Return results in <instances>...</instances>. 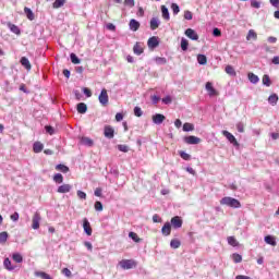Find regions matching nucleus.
<instances>
[{"mask_svg":"<svg viewBox=\"0 0 279 279\" xmlns=\"http://www.w3.org/2000/svg\"><path fill=\"white\" fill-rule=\"evenodd\" d=\"M221 206H229V208H241V202L230 196H225L220 199Z\"/></svg>","mask_w":279,"mask_h":279,"instance_id":"f257e3e1","label":"nucleus"},{"mask_svg":"<svg viewBox=\"0 0 279 279\" xmlns=\"http://www.w3.org/2000/svg\"><path fill=\"white\" fill-rule=\"evenodd\" d=\"M138 264L134 259H122L119 262V266L121 269L128 270V269H136V266Z\"/></svg>","mask_w":279,"mask_h":279,"instance_id":"f03ea898","label":"nucleus"},{"mask_svg":"<svg viewBox=\"0 0 279 279\" xmlns=\"http://www.w3.org/2000/svg\"><path fill=\"white\" fill-rule=\"evenodd\" d=\"M98 101L104 107L108 106V102L110 101V98L108 97V89H101L100 95L98 96Z\"/></svg>","mask_w":279,"mask_h":279,"instance_id":"7ed1b4c3","label":"nucleus"},{"mask_svg":"<svg viewBox=\"0 0 279 279\" xmlns=\"http://www.w3.org/2000/svg\"><path fill=\"white\" fill-rule=\"evenodd\" d=\"M41 217H40V213L36 211L33 215V219H32V228L33 230H38V228H40V221H41Z\"/></svg>","mask_w":279,"mask_h":279,"instance_id":"20e7f679","label":"nucleus"},{"mask_svg":"<svg viewBox=\"0 0 279 279\" xmlns=\"http://www.w3.org/2000/svg\"><path fill=\"white\" fill-rule=\"evenodd\" d=\"M184 143H186L187 145H199V143H202V138L195 135H190L184 137Z\"/></svg>","mask_w":279,"mask_h":279,"instance_id":"39448f33","label":"nucleus"},{"mask_svg":"<svg viewBox=\"0 0 279 279\" xmlns=\"http://www.w3.org/2000/svg\"><path fill=\"white\" fill-rule=\"evenodd\" d=\"M222 136H226V138L231 143V145H234V147H239V142L236 141V137L232 135V133L228 131H222Z\"/></svg>","mask_w":279,"mask_h":279,"instance_id":"423d86ee","label":"nucleus"},{"mask_svg":"<svg viewBox=\"0 0 279 279\" xmlns=\"http://www.w3.org/2000/svg\"><path fill=\"white\" fill-rule=\"evenodd\" d=\"M83 230L87 234V236L93 235V227H90V222L88 221L87 218L83 219Z\"/></svg>","mask_w":279,"mask_h":279,"instance_id":"0eeeda50","label":"nucleus"},{"mask_svg":"<svg viewBox=\"0 0 279 279\" xmlns=\"http://www.w3.org/2000/svg\"><path fill=\"white\" fill-rule=\"evenodd\" d=\"M205 88H206L209 97H217V95H219V92H217V89H215V87L213 86V84L210 82L206 83Z\"/></svg>","mask_w":279,"mask_h":279,"instance_id":"6e6552de","label":"nucleus"},{"mask_svg":"<svg viewBox=\"0 0 279 279\" xmlns=\"http://www.w3.org/2000/svg\"><path fill=\"white\" fill-rule=\"evenodd\" d=\"M170 223L172 228L178 230V228H182L183 221H182V218H180V216H174L171 218Z\"/></svg>","mask_w":279,"mask_h":279,"instance_id":"1a4fd4ad","label":"nucleus"},{"mask_svg":"<svg viewBox=\"0 0 279 279\" xmlns=\"http://www.w3.org/2000/svg\"><path fill=\"white\" fill-rule=\"evenodd\" d=\"M185 36H187V38L191 40H199V35H197V32H195L193 28H187L185 31Z\"/></svg>","mask_w":279,"mask_h":279,"instance_id":"9d476101","label":"nucleus"},{"mask_svg":"<svg viewBox=\"0 0 279 279\" xmlns=\"http://www.w3.org/2000/svg\"><path fill=\"white\" fill-rule=\"evenodd\" d=\"M166 119H167V117H165V114H162V113H157V114L153 116V122L156 125H161V123H165Z\"/></svg>","mask_w":279,"mask_h":279,"instance_id":"9b49d317","label":"nucleus"},{"mask_svg":"<svg viewBox=\"0 0 279 279\" xmlns=\"http://www.w3.org/2000/svg\"><path fill=\"white\" fill-rule=\"evenodd\" d=\"M158 45H160V41H158V37L156 36L150 37L147 41V46L149 49H156Z\"/></svg>","mask_w":279,"mask_h":279,"instance_id":"f8f14e48","label":"nucleus"},{"mask_svg":"<svg viewBox=\"0 0 279 279\" xmlns=\"http://www.w3.org/2000/svg\"><path fill=\"white\" fill-rule=\"evenodd\" d=\"M104 135L106 138H114V129L110 125L105 126Z\"/></svg>","mask_w":279,"mask_h":279,"instance_id":"ddd939ff","label":"nucleus"},{"mask_svg":"<svg viewBox=\"0 0 279 279\" xmlns=\"http://www.w3.org/2000/svg\"><path fill=\"white\" fill-rule=\"evenodd\" d=\"M161 234L169 236L171 234V222H166L161 228Z\"/></svg>","mask_w":279,"mask_h":279,"instance_id":"4468645a","label":"nucleus"},{"mask_svg":"<svg viewBox=\"0 0 279 279\" xmlns=\"http://www.w3.org/2000/svg\"><path fill=\"white\" fill-rule=\"evenodd\" d=\"M20 62L26 71H32V63L29 62V59H27L26 57H22Z\"/></svg>","mask_w":279,"mask_h":279,"instance_id":"2eb2a0df","label":"nucleus"},{"mask_svg":"<svg viewBox=\"0 0 279 279\" xmlns=\"http://www.w3.org/2000/svg\"><path fill=\"white\" fill-rule=\"evenodd\" d=\"M76 110L78 114H86L87 110H88V106H86L85 102H80L76 106Z\"/></svg>","mask_w":279,"mask_h":279,"instance_id":"dca6fc26","label":"nucleus"},{"mask_svg":"<svg viewBox=\"0 0 279 279\" xmlns=\"http://www.w3.org/2000/svg\"><path fill=\"white\" fill-rule=\"evenodd\" d=\"M143 51H145V49L143 48V44L136 43L133 47V52L135 53V56H141Z\"/></svg>","mask_w":279,"mask_h":279,"instance_id":"f3484780","label":"nucleus"},{"mask_svg":"<svg viewBox=\"0 0 279 279\" xmlns=\"http://www.w3.org/2000/svg\"><path fill=\"white\" fill-rule=\"evenodd\" d=\"M3 265L8 271H14V269H16V266L12 265V260H10L8 257L4 259Z\"/></svg>","mask_w":279,"mask_h":279,"instance_id":"a211bd4d","label":"nucleus"},{"mask_svg":"<svg viewBox=\"0 0 279 279\" xmlns=\"http://www.w3.org/2000/svg\"><path fill=\"white\" fill-rule=\"evenodd\" d=\"M264 241L268 245H272V247H276L278 245V242H276V238H274L272 235H266Z\"/></svg>","mask_w":279,"mask_h":279,"instance_id":"6ab92c4d","label":"nucleus"},{"mask_svg":"<svg viewBox=\"0 0 279 279\" xmlns=\"http://www.w3.org/2000/svg\"><path fill=\"white\" fill-rule=\"evenodd\" d=\"M129 26L132 32H138V28L141 27V23H138V21L136 20H131Z\"/></svg>","mask_w":279,"mask_h":279,"instance_id":"aec40b11","label":"nucleus"},{"mask_svg":"<svg viewBox=\"0 0 279 279\" xmlns=\"http://www.w3.org/2000/svg\"><path fill=\"white\" fill-rule=\"evenodd\" d=\"M71 189V184H63L58 187L57 193H70Z\"/></svg>","mask_w":279,"mask_h":279,"instance_id":"412c9836","label":"nucleus"},{"mask_svg":"<svg viewBox=\"0 0 279 279\" xmlns=\"http://www.w3.org/2000/svg\"><path fill=\"white\" fill-rule=\"evenodd\" d=\"M9 29L13 33L16 34V36H21V28L16 26L15 24L9 23L8 24Z\"/></svg>","mask_w":279,"mask_h":279,"instance_id":"4be33fe9","label":"nucleus"},{"mask_svg":"<svg viewBox=\"0 0 279 279\" xmlns=\"http://www.w3.org/2000/svg\"><path fill=\"white\" fill-rule=\"evenodd\" d=\"M44 147H45V146L43 145V143L36 142V143L33 145V151H34L35 154H40V151H43Z\"/></svg>","mask_w":279,"mask_h":279,"instance_id":"5701e85b","label":"nucleus"},{"mask_svg":"<svg viewBox=\"0 0 279 279\" xmlns=\"http://www.w3.org/2000/svg\"><path fill=\"white\" fill-rule=\"evenodd\" d=\"M158 27H160V22L158 21L157 17H153L150 20V29L155 31L158 29Z\"/></svg>","mask_w":279,"mask_h":279,"instance_id":"b1692460","label":"nucleus"},{"mask_svg":"<svg viewBox=\"0 0 279 279\" xmlns=\"http://www.w3.org/2000/svg\"><path fill=\"white\" fill-rule=\"evenodd\" d=\"M161 14H162V19H165V21H169L170 15H169V9H167L166 5H161Z\"/></svg>","mask_w":279,"mask_h":279,"instance_id":"393cba45","label":"nucleus"},{"mask_svg":"<svg viewBox=\"0 0 279 279\" xmlns=\"http://www.w3.org/2000/svg\"><path fill=\"white\" fill-rule=\"evenodd\" d=\"M227 241L232 247H239V241H236V238L228 236Z\"/></svg>","mask_w":279,"mask_h":279,"instance_id":"a878e982","label":"nucleus"},{"mask_svg":"<svg viewBox=\"0 0 279 279\" xmlns=\"http://www.w3.org/2000/svg\"><path fill=\"white\" fill-rule=\"evenodd\" d=\"M258 38V34H256V32H254V29H250L248 34L246 36V40H256Z\"/></svg>","mask_w":279,"mask_h":279,"instance_id":"bb28decb","label":"nucleus"},{"mask_svg":"<svg viewBox=\"0 0 279 279\" xmlns=\"http://www.w3.org/2000/svg\"><path fill=\"white\" fill-rule=\"evenodd\" d=\"M24 13L26 14L28 21H34V12L32 11V9L25 7Z\"/></svg>","mask_w":279,"mask_h":279,"instance_id":"cd10ccee","label":"nucleus"},{"mask_svg":"<svg viewBox=\"0 0 279 279\" xmlns=\"http://www.w3.org/2000/svg\"><path fill=\"white\" fill-rule=\"evenodd\" d=\"M180 245H182V242H180L178 239H173L170 242V247H172V250H178Z\"/></svg>","mask_w":279,"mask_h":279,"instance_id":"c85d7f7f","label":"nucleus"},{"mask_svg":"<svg viewBox=\"0 0 279 279\" xmlns=\"http://www.w3.org/2000/svg\"><path fill=\"white\" fill-rule=\"evenodd\" d=\"M82 145H87V147H93L94 142L89 137H82L81 138Z\"/></svg>","mask_w":279,"mask_h":279,"instance_id":"c756f323","label":"nucleus"},{"mask_svg":"<svg viewBox=\"0 0 279 279\" xmlns=\"http://www.w3.org/2000/svg\"><path fill=\"white\" fill-rule=\"evenodd\" d=\"M64 3H66V0H56L53 3H52V8L54 10H58L60 8H62V5H64Z\"/></svg>","mask_w":279,"mask_h":279,"instance_id":"7c9ffc66","label":"nucleus"},{"mask_svg":"<svg viewBox=\"0 0 279 279\" xmlns=\"http://www.w3.org/2000/svg\"><path fill=\"white\" fill-rule=\"evenodd\" d=\"M129 238L132 239L135 243H141L142 239L138 238V234L136 232L131 231L129 233Z\"/></svg>","mask_w":279,"mask_h":279,"instance_id":"2f4dec72","label":"nucleus"},{"mask_svg":"<svg viewBox=\"0 0 279 279\" xmlns=\"http://www.w3.org/2000/svg\"><path fill=\"white\" fill-rule=\"evenodd\" d=\"M56 170L61 171V173H69V167H66L62 163L57 165Z\"/></svg>","mask_w":279,"mask_h":279,"instance_id":"473e14b6","label":"nucleus"},{"mask_svg":"<svg viewBox=\"0 0 279 279\" xmlns=\"http://www.w3.org/2000/svg\"><path fill=\"white\" fill-rule=\"evenodd\" d=\"M53 182L57 184H62L64 182V177L60 173L53 175Z\"/></svg>","mask_w":279,"mask_h":279,"instance_id":"72a5a7b5","label":"nucleus"},{"mask_svg":"<svg viewBox=\"0 0 279 279\" xmlns=\"http://www.w3.org/2000/svg\"><path fill=\"white\" fill-rule=\"evenodd\" d=\"M225 71L228 75H232L233 77L236 76V71H234L232 65H227Z\"/></svg>","mask_w":279,"mask_h":279,"instance_id":"f704fd0d","label":"nucleus"},{"mask_svg":"<svg viewBox=\"0 0 279 279\" xmlns=\"http://www.w3.org/2000/svg\"><path fill=\"white\" fill-rule=\"evenodd\" d=\"M193 130H195V125L192 123L186 122L183 124V132H193Z\"/></svg>","mask_w":279,"mask_h":279,"instance_id":"c9c22d12","label":"nucleus"},{"mask_svg":"<svg viewBox=\"0 0 279 279\" xmlns=\"http://www.w3.org/2000/svg\"><path fill=\"white\" fill-rule=\"evenodd\" d=\"M35 276H37L38 278H41V279H52L51 276H49V274H47L45 271H37V272H35Z\"/></svg>","mask_w":279,"mask_h":279,"instance_id":"e433bc0d","label":"nucleus"},{"mask_svg":"<svg viewBox=\"0 0 279 279\" xmlns=\"http://www.w3.org/2000/svg\"><path fill=\"white\" fill-rule=\"evenodd\" d=\"M248 80L252 84H258V76L252 72L248 73Z\"/></svg>","mask_w":279,"mask_h":279,"instance_id":"4c0bfd02","label":"nucleus"},{"mask_svg":"<svg viewBox=\"0 0 279 279\" xmlns=\"http://www.w3.org/2000/svg\"><path fill=\"white\" fill-rule=\"evenodd\" d=\"M268 101L269 104H271V106H276V104H278V95L272 94L268 97Z\"/></svg>","mask_w":279,"mask_h":279,"instance_id":"58836bf2","label":"nucleus"},{"mask_svg":"<svg viewBox=\"0 0 279 279\" xmlns=\"http://www.w3.org/2000/svg\"><path fill=\"white\" fill-rule=\"evenodd\" d=\"M197 62H198V64H207L208 59L206 58L205 54H198L197 56Z\"/></svg>","mask_w":279,"mask_h":279,"instance_id":"ea45409f","label":"nucleus"},{"mask_svg":"<svg viewBox=\"0 0 279 279\" xmlns=\"http://www.w3.org/2000/svg\"><path fill=\"white\" fill-rule=\"evenodd\" d=\"M262 82L264 86H271V78H269V75L265 74L262 78Z\"/></svg>","mask_w":279,"mask_h":279,"instance_id":"a19ab883","label":"nucleus"},{"mask_svg":"<svg viewBox=\"0 0 279 279\" xmlns=\"http://www.w3.org/2000/svg\"><path fill=\"white\" fill-rule=\"evenodd\" d=\"M8 236H9L8 232H5V231L0 232V243H2V244L7 243Z\"/></svg>","mask_w":279,"mask_h":279,"instance_id":"79ce46f5","label":"nucleus"},{"mask_svg":"<svg viewBox=\"0 0 279 279\" xmlns=\"http://www.w3.org/2000/svg\"><path fill=\"white\" fill-rule=\"evenodd\" d=\"M181 49H182V51L189 50V40H186L184 38L181 39Z\"/></svg>","mask_w":279,"mask_h":279,"instance_id":"37998d69","label":"nucleus"},{"mask_svg":"<svg viewBox=\"0 0 279 279\" xmlns=\"http://www.w3.org/2000/svg\"><path fill=\"white\" fill-rule=\"evenodd\" d=\"M179 156L183 159V160H191V156L189 155V153L184 151V150H180L179 151Z\"/></svg>","mask_w":279,"mask_h":279,"instance_id":"c03bdc74","label":"nucleus"},{"mask_svg":"<svg viewBox=\"0 0 279 279\" xmlns=\"http://www.w3.org/2000/svg\"><path fill=\"white\" fill-rule=\"evenodd\" d=\"M12 258L14 263H21L23 260V255H21L20 253H15L12 255Z\"/></svg>","mask_w":279,"mask_h":279,"instance_id":"a18cd8bd","label":"nucleus"},{"mask_svg":"<svg viewBox=\"0 0 279 279\" xmlns=\"http://www.w3.org/2000/svg\"><path fill=\"white\" fill-rule=\"evenodd\" d=\"M118 149L119 151H123V154H128V151H130V147L123 144L118 145Z\"/></svg>","mask_w":279,"mask_h":279,"instance_id":"49530a36","label":"nucleus"},{"mask_svg":"<svg viewBox=\"0 0 279 279\" xmlns=\"http://www.w3.org/2000/svg\"><path fill=\"white\" fill-rule=\"evenodd\" d=\"M232 259H233V263H241L243 260V256H241L240 254L238 253H234L232 255Z\"/></svg>","mask_w":279,"mask_h":279,"instance_id":"de8ad7c7","label":"nucleus"},{"mask_svg":"<svg viewBox=\"0 0 279 279\" xmlns=\"http://www.w3.org/2000/svg\"><path fill=\"white\" fill-rule=\"evenodd\" d=\"M95 210H97L98 213H101V210H104V204H101V202L97 201L94 205Z\"/></svg>","mask_w":279,"mask_h":279,"instance_id":"09e8293b","label":"nucleus"},{"mask_svg":"<svg viewBox=\"0 0 279 279\" xmlns=\"http://www.w3.org/2000/svg\"><path fill=\"white\" fill-rule=\"evenodd\" d=\"M72 64H80V58L75 53L70 54Z\"/></svg>","mask_w":279,"mask_h":279,"instance_id":"8fccbe9b","label":"nucleus"},{"mask_svg":"<svg viewBox=\"0 0 279 279\" xmlns=\"http://www.w3.org/2000/svg\"><path fill=\"white\" fill-rule=\"evenodd\" d=\"M171 10H172L173 14H179L180 13V5H178V3H172L171 4Z\"/></svg>","mask_w":279,"mask_h":279,"instance_id":"3c124183","label":"nucleus"},{"mask_svg":"<svg viewBox=\"0 0 279 279\" xmlns=\"http://www.w3.org/2000/svg\"><path fill=\"white\" fill-rule=\"evenodd\" d=\"M184 19L185 21H193V12L184 11Z\"/></svg>","mask_w":279,"mask_h":279,"instance_id":"603ef678","label":"nucleus"},{"mask_svg":"<svg viewBox=\"0 0 279 279\" xmlns=\"http://www.w3.org/2000/svg\"><path fill=\"white\" fill-rule=\"evenodd\" d=\"M236 130L238 132H240L241 134H243V132H245V125L243 124V122H239L236 124Z\"/></svg>","mask_w":279,"mask_h":279,"instance_id":"864d4df0","label":"nucleus"},{"mask_svg":"<svg viewBox=\"0 0 279 279\" xmlns=\"http://www.w3.org/2000/svg\"><path fill=\"white\" fill-rule=\"evenodd\" d=\"M61 274H63L66 278H71V276H73V274L71 272V270L69 268H63L61 270Z\"/></svg>","mask_w":279,"mask_h":279,"instance_id":"5fc2aeb1","label":"nucleus"},{"mask_svg":"<svg viewBox=\"0 0 279 279\" xmlns=\"http://www.w3.org/2000/svg\"><path fill=\"white\" fill-rule=\"evenodd\" d=\"M134 114L135 117H143V109H141V107H135Z\"/></svg>","mask_w":279,"mask_h":279,"instance_id":"6e6d98bb","label":"nucleus"},{"mask_svg":"<svg viewBox=\"0 0 279 279\" xmlns=\"http://www.w3.org/2000/svg\"><path fill=\"white\" fill-rule=\"evenodd\" d=\"M153 221H154V223H162V218H160V216L158 214H155L153 216Z\"/></svg>","mask_w":279,"mask_h":279,"instance_id":"4d7b16f0","label":"nucleus"},{"mask_svg":"<svg viewBox=\"0 0 279 279\" xmlns=\"http://www.w3.org/2000/svg\"><path fill=\"white\" fill-rule=\"evenodd\" d=\"M162 104H165L166 106H169V104H171V101H173V99L171 98V96H166L165 98H162Z\"/></svg>","mask_w":279,"mask_h":279,"instance_id":"13d9d810","label":"nucleus"},{"mask_svg":"<svg viewBox=\"0 0 279 279\" xmlns=\"http://www.w3.org/2000/svg\"><path fill=\"white\" fill-rule=\"evenodd\" d=\"M124 5H126L128 8H134L135 2L134 0H124Z\"/></svg>","mask_w":279,"mask_h":279,"instance_id":"bf43d9fd","label":"nucleus"},{"mask_svg":"<svg viewBox=\"0 0 279 279\" xmlns=\"http://www.w3.org/2000/svg\"><path fill=\"white\" fill-rule=\"evenodd\" d=\"M46 132L50 134V136H53V134L56 133V131L53 130V126H49V125L46 126Z\"/></svg>","mask_w":279,"mask_h":279,"instance_id":"052dcab7","label":"nucleus"},{"mask_svg":"<svg viewBox=\"0 0 279 279\" xmlns=\"http://www.w3.org/2000/svg\"><path fill=\"white\" fill-rule=\"evenodd\" d=\"M77 197L80 199H86V192H82L81 190L77 191Z\"/></svg>","mask_w":279,"mask_h":279,"instance_id":"680f3d73","label":"nucleus"},{"mask_svg":"<svg viewBox=\"0 0 279 279\" xmlns=\"http://www.w3.org/2000/svg\"><path fill=\"white\" fill-rule=\"evenodd\" d=\"M83 93L84 95H86V97H93V92H90V89L87 87L83 89Z\"/></svg>","mask_w":279,"mask_h":279,"instance_id":"e2e57ef3","label":"nucleus"},{"mask_svg":"<svg viewBox=\"0 0 279 279\" xmlns=\"http://www.w3.org/2000/svg\"><path fill=\"white\" fill-rule=\"evenodd\" d=\"M107 29H109V32H116L117 26H114V24H112V23H109V24H107Z\"/></svg>","mask_w":279,"mask_h":279,"instance_id":"0e129e2a","label":"nucleus"},{"mask_svg":"<svg viewBox=\"0 0 279 279\" xmlns=\"http://www.w3.org/2000/svg\"><path fill=\"white\" fill-rule=\"evenodd\" d=\"M10 219L12 221H17L19 220V213L15 211L13 215L10 216Z\"/></svg>","mask_w":279,"mask_h":279,"instance_id":"69168bd1","label":"nucleus"},{"mask_svg":"<svg viewBox=\"0 0 279 279\" xmlns=\"http://www.w3.org/2000/svg\"><path fill=\"white\" fill-rule=\"evenodd\" d=\"M213 34L216 37H219V36H221V31L219 28H214Z\"/></svg>","mask_w":279,"mask_h":279,"instance_id":"338daca9","label":"nucleus"},{"mask_svg":"<svg viewBox=\"0 0 279 279\" xmlns=\"http://www.w3.org/2000/svg\"><path fill=\"white\" fill-rule=\"evenodd\" d=\"M116 121H118V122L123 121V113H121V112L117 113Z\"/></svg>","mask_w":279,"mask_h":279,"instance_id":"774afa93","label":"nucleus"}]
</instances>
